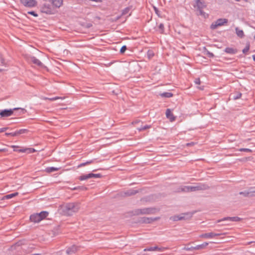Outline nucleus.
<instances>
[{
    "label": "nucleus",
    "mask_w": 255,
    "mask_h": 255,
    "mask_svg": "<svg viewBox=\"0 0 255 255\" xmlns=\"http://www.w3.org/2000/svg\"><path fill=\"white\" fill-rule=\"evenodd\" d=\"M163 250H164V248H160L158 247L157 246H155V247L146 248L144 250V251H158L162 252L163 251Z\"/></svg>",
    "instance_id": "obj_20"
},
{
    "label": "nucleus",
    "mask_w": 255,
    "mask_h": 255,
    "mask_svg": "<svg viewBox=\"0 0 255 255\" xmlns=\"http://www.w3.org/2000/svg\"><path fill=\"white\" fill-rule=\"evenodd\" d=\"M166 117L170 120L171 122H173L175 120V117H174L170 109H167L166 111Z\"/></svg>",
    "instance_id": "obj_15"
},
{
    "label": "nucleus",
    "mask_w": 255,
    "mask_h": 255,
    "mask_svg": "<svg viewBox=\"0 0 255 255\" xmlns=\"http://www.w3.org/2000/svg\"><path fill=\"white\" fill-rule=\"evenodd\" d=\"M28 131L27 129H20L19 130H16L17 136L23 133H26Z\"/></svg>",
    "instance_id": "obj_32"
},
{
    "label": "nucleus",
    "mask_w": 255,
    "mask_h": 255,
    "mask_svg": "<svg viewBox=\"0 0 255 255\" xmlns=\"http://www.w3.org/2000/svg\"><path fill=\"white\" fill-rule=\"evenodd\" d=\"M40 218L39 217L38 213L34 214L30 216V220L31 222L38 223L41 221Z\"/></svg>",
    "instance_id": "obj_16"
},
{
    "label": "nucleus",
    "mask_w": 255,
    "mask_h": 255,
    "mask_svg": "<svg viewBox=\"0 0 255 255\" xmlns=\"http://www.w3.org/2000/svg\"><path fill=\"white\" fill-rule=\"evenodd\" d=\"M41 11L43 13L48 14H53L55 12V10L50 4L45 3L41 7Z\"/></svg>",
    "instance_id": "obj_3"
},
{
    "label": "nucleus",
    "mask_w": 255,
    "mask_h": 255,
    "mask_svg": "<svg viewBox=\"0 0 255 255\" xmlns=\"http://www.w3.org/2000/svg\"><path fill=\"white\" fill-rule=\"evenodd\" d=\"M208 245V243L207 242H204L201 245H197L195 247V250H199L205 249Z\"/></svg>",
    "instance_id": "obj_25"
},
{
    "label": "nucleus",
    "mask_w": 255,
    "mask_h": 255,
    "mask_svg": "<svg viewBox=\"0 0 255 255\" xmlns=\"http://www.w3.org/2000/svg\"><path fill=\"white\" fill-rule=\"evenodd\" d=\"M151 128V126L150 125H149V126L146 125V126H144L140 127L138 129L139 131H143V130H145L146 129L149 128Z\"/></svg>",
    "instance_id": "obj_39"
},
{
    "label": "nucleus",
    "mask_w": 255,
    "mask_h": 255,
    "mask_svg": "<svg viewBox=\"0 0 255 255\" xmlns=\"http://www.w3.org/2000/svg\"><path fill=\"white\" fill-rule=\"evenodd\" d=\"M90 178H101L102 177V175L98 173V174H94L93 173H90Z\"/></svg>",
    "instance_id": "obj_34"
},
{
    "label": "nucleus",
    "mask_w": 255,
    "mask_h": 255,
    "mask_svg": "<svg viewBox=\"0 0 255 255\" xmlns=\"http://www.w3.org/2000/svg\"><path fill=\"white\" fill-rule=\"evenodd\" d=\"M132 214L134 216H138L141 214V209H137L132 211Z\"/></svg>",
    "instance_id": "obj_31"
},
{
    "label": "nucleus",
    "mask_w": 255,
    "mask_h": 255,
    "mask_svg": "<svg viewBox=\"0 0 255 255\" xmlns=\"http://www.w3.org/2000/svg\"><path fill=\"white\" fill-rule=\"evenodd\" d=\"M51 2L52 6L55 8H59L63 4V0H47Z\"/></svg>",
    "instance_id": "obj_11"
},
{
    "label": "nucleus",
    "mask_w": 255,
    "mask_h": 255,
    "mask_svg": "<svg viewBox=\"0 0 255 255\" xmlns=\"http://www.w3.org/2000/svg\"><path fill=\"white\" fill-rule=\"evenodd\" d=\"M18 195V192H14V193H13L11 194H7L6 195L2 197V200L9 199H11L13 197H14L17 196Z\"/></svg>",
    "instance_id": "obj_22"
},
{
    "label": "nucleus",
    "mask_w": 255,
    "mask_h": 255,
    "mask_svg": "<svg viewBox=\"0 0 255 255\" xmlns=\"http://www.w3.org/2000/svg\"><path fill=\"white\" fill-rule=\"evenodd\" d=\"M197 186L198 190H205L210 188V187L207 184L204 183H199Z\"/></svg>",
    "instance_id": "obj_17"
},
{
    "label": "nucleus",
    "mask_w": 255,
    "mask_h": 255,
    "mask_svg": "<svg viewBox=\"0 0 255 255\" xmlns=\"http://www.w3.org/2000/svg\"><path fill=\"white\" fill-rule=\"evenodd\" d=\"M130 9H131L130 7H129V6L127 7L126 8L122 10V15H124L127 14L129 11Z\"/></svg>",
    "instance_id": "obj_35"
},
{
    "label": "nucleus",
    "mask_w": 255,
    "mask_h": 255,
    "mask_svg": "<svg viewBox=\"0 0 255 255\" xmlns=\"http://www.w3.org/2000/svg\"><path fill=\"white\" fill-rule=\"evenodd\" d=\"M195 4L194 7L196 8V10L199 12L198 15H200L204 18L208 17V14L203 11V9L206 7L207 5L204 0H194Z\"/></svg>",
    "instance_id": "obj_2"
},
{
    "label": "nucleus",
    "mask_w": 255,
    "mask_h": 255,
    "mask_svg": "<svg viewBox=\"0 0 255 255\" xmlns=\"http://www.w3.org/2000/svg\"><path fill=\"white\" fill-rule=\"evenodd\" d=\"M203 53L209 58H213L214 57V54L209 51L205 47L203 48Z\"/></svg>",
    "instance_id": "obj_21"
},
{
    "label": "nucleus",
    "mask_w": 255,
    "mask_h": 255,
    "mask_svg": "<svg viewBox=\"0 0 255 255\" xmlns=\"http://www.w3.org/2000/svg\"><path fill=\"white\" fill-rule=\"evenodd\" d=\"M239 194L240 195H243L245 197H250V191H245L240 192L239 193Z\"/></svg>",
    "instance_id": "obj_38"
},
{
    "label": "nucleus",
    "mask_w": 255,
    "mask_h": 255,
    "mask_svg": "<svg viewBox=\"0 0 255 255\" xmlns=\"http://www.w3.org/2000/svg\"><path fill=\"white\" fill-rule=\"evenodd\" d=\"M236 33L238 37L241 38H243L245 36L244 32L243 30L240 29L238 27L235 28Z\"/></svg>",
    "instance_id": "obj_23"
},
{
    "label": "nucleus",
    "mask_w": 255,
    "mask_h": 255,
    "mask_svg": "<svg viewBox=\"0 0 255 255\" xmlns=\"http://www.w3.org/2000/svg\"><path fill=\"white\" fill-rule=\"evenodd\" d=\"M138 191L137 190H135L133 189H130L126 191H124L123 193H122V195L123 196H130L133 195H135V194L137 193Z\"/></svg>",
    "instance_id": "obj_13"
},
{
    "label": "nucleus",
    "mask_w": 255,
    "mask_h": 255,
    "mask_svg": "<svg viewBox=\"0 0 255 255\" xmlns=\"http://www.w3.org/2000/svg\"><path fill=\"white\" fill-rule=\"evenodd\" d=\"M160 96L164 98H170L173 97V94L170 92H164L163 93L160 94Z\"/></svg>",
    "instance_id": "obj_27"
},
{
    "label": "nucleus",
    "mask_w": 255,
    "mask_h": 255,
    "mask_svg": "<svg viewBox=\"0 0 255 255\" xmlns=\"http://www.w3.org/2000/svg\"><path fill=\"white\" fill-rule=\"evenodd\" d=\"M170 220H172L174 221H179L178 219V217L177 215H175L174 216L171 217L170 218Z\"/></svg>",
    "instance_id": "obj_47"
},
{
    "label": "nucleus",
    "mask_w": 255,
    "mask_h": 255,
    "mask_svg": "<svg viewBox=\"0 0 255 255\" xmlns=\"http://www.w3.org/2000/svg\"><path fill=\"white\" fill-rule=\"evenodd\" d=\"M250 49V44L246 45V47L243 50V53L244 54L247 53Z\"/></svg>",
    "instance_id": "obj_43"
},
{
    "label": "nucleus",
    "mask_w": 255,
    "mask_h": 255,
    "mask_svg": "<svg viewBox=\"0 0 255 255\" xmlns=\"http://www.w3.org/2000/svg\"><path fill=\"white\" fill-rule=\"evenodd\" d=\"M184 250L186 251H193L195 250V247H191L190 248H184Z\"/></svg>",
    "instance_id": "obj_51"
},
{
    "label": "nucleus",
    "mask_w": 255,
    "mask_h": 255,
    "mask_svg": "<svg viewBox=\"0 0 255 255\" xmlns=\"http://www.w3.org/2000/svg\"><path fill=\"white\" fill-rule=\"evenodd\" d=\"M48 212L47 211H42L39 213H38V215H39V217L40 218V220H42L48 215Z\"/></svg>",
    "instance_id": "obj_24"
},
{
    "label": "nucleus",
    "mask_w": 255,
    "mask_h": 255,
    "mask_svg": "<svg viewBox=\"0 0 255 255\" xmlns=\"http://www.w3.org/2000/svg\"><path fill=\"white\" fill-rule=\"evenodd\" d=\"M6 151H7V150L5 148L0 149V152H5Z\"/></svg>",
    "instance_id": "obj_59"
},
{
    "label": "nucleus",
    "mask_w": 255,
    "mask_h": 255,
    "mask_svg": "<svg viewBox=\"0 0 255 255\" xmlns=\"http://www.w3.org/2000/svg\"><path fill=\"white\" fill-rule=\"evenodd\" d=\"M242 220V219L240 217H224L221 219L218 220L216 221V223H219L222 221H231V222H240Z\"/></svg>",
    "instance_id": "obj_7"
},
{
    "label": "nucleus",
    "mask_w": 255,
    "mask_h": 255,
    "mask_svg": "<svg viewBox=\"0 0 255 255\" xmlns=\"http://www.w3.org/2000/svg\"><path fill=\"white\" fill-rule=\"evenodd\" d=\"M87 188L86 187L83 186H77L74 187V188H71L72 190H80L82 191H85L87 190Z\"/></svg>",
    "instance_id": "obj_30"
},
{
    "label": "nucleus",
    "mask_w": 255,
    "mask_h": 255,
    "mask_svg": "<svg viewBox=\"0 0 255 255\" xmlns=\"http://www.w3.org/2000/svg\"><path fill=\"white\" fill-rule=\"evenodd\" d=\"M120 18V16H119V17H117V19H119Z\"/></svg>",
    "instance_id": "obj_63"
},
{
    "label": "nucleus",
    "mask_w": 255,
    "mask_h": 255,
    "mask_svg": "<svg viewBox=\"0 0 255 255\" xmlns=\"http://www.w3.org/2000/svg\"><path fill=\"white\" fill-rule=\"evenodd\" d=\"M8 128H8V127L1 128H0V132H4V131H6Z\"/></svg>",
    "instance_id": "obj_54"
},
{
    "label": "nucleus",
    "mask_w": 255,
    "mask_h": 255,
    "mask_svg": "<svg viewBox=\"0 0 255 255\" xmlns=\"http://www.w3.org/2000/svg\"><path fill=\"white\" fill-rule=\"evenodd\" d=\"M90 178V173L86 175H82L78 177L79 180L80 181H83L85 180H87Z\"/></svg>",
    "instance_id": "obj_28"
},
{
    "label": "nucleus",
    "mask_w": 255,
    "mask_h": 255,
    "mask_svg": "<svg viewBox=\"0 0 255 255\" xmlns=\"http://www.w3.org/2000/svg\"><path fill=\"white\" fill-rule=\"evenodd\" d=\"M250 197H255V191H250Z\"/></svg>",
    "instance_id": "obj_53"
},
{
    "label": "nucleus",
    "mask_w": 255,
    "mask_h": 255,
    "mask_svg": "<svg viewBox=\"0 0 255 255\" xmlns=\"http://www.w3.org/2000/svg\"><path fill=\"white\" fill-rule=\"evenodd\" d=\"M29 60L40 67H43L44 66L43 64L40 62V61L34 56L30 57L29 58Z\"/></svg>",
    "instance_id": "obj_12"
},
{
    "label": "nucleus",
    "mask_w": 255,
    "mask_h": 255,
    "mask_svg": "<svg viewBox=\"0 0 255 255\" xmlns=\"http://www.w3.org/2000/svg\"><path fill=\"white\" fill-rule=\"evenodd\" d=\"M190 187L189 186H184L183 188H182L181 191L183 192H191Z\"/></svg>",
    "instance_id": "obj_42"
},
{
    "label": "nucleus",
    "mask_w": 255,
    "mask_h": 255,
    "mask_svg": "<svg viewBox=\"0 0 255 255\" xmlns=\"http://www.w3.org/2000/svg\"><path fill=\"white\" fill-rule=\"evenodd\" d=\"M28 14H31L35 17H37L38 14L34 11H30L27 12Z\"/></svg>",
    "instance_id": "obj_49"
},
{
    "label": "nucleus",
    "mask_w": 255,
    "mask_h": 255,
    "mask_svg": "<svg viewBox=\"0 0 255 255\" xmlns=\"http://www.w3.org/2000/svg\"><path fill=\"white\" fill-rule=\"evenodd\" d=\"M0 65H5L4 59L2 58V57L0 54Z\"/></svg>",
    "instance_id": "obj_45"
},
{
    "label": "nucleus",
    "mask_w": 255,
    "mask_h": 255,
    "mask_svg": "<svg viewBox=\"0 0 255 255\" xmlns=\"http://www.w3.org/2000/svg\"><path fill=\"white\" fill-rule=\"evenodd\" d=\"M77 251V247L75 246H72L68 248L66 250V253L68 255H71L75 253Z\"/></svg>",
    "instance_id": "obj_18"
},
{
    "label": "nucleus",
    "mask_w": 255,
    "mask_h": 255,
    "mask_svg": "<svg viewBox=\"0 0 255 255\" xmlns=\"http://www.w3.org/2000/svg\"><path fill=\"white\" fill-rule=\"evenodd\" d=\"M92 24L91 23H87V24H86V27L87 28H90V27H92Z\"/></svg>",
    "instance_id": "obj_58"
},
{
    "label": "nucleus",
    "mask_w": 255,
    "mask_h": 255,
    "mask_svg": "<svg viewBox=\"0 0 255 255\" xmlns=\"http://www.w3.org/2000/svg\"><path fill=\"white\" fill-rule=\"evenodd\" d=\"M11 147L13 148V150L14 151H18V150L19 149H17V148H18V146L12 145Z\"/></svg>",
    "instance_id": "obj_56"
},
{
    "label": "nucleus",
    "mask_w": 255,
    "mask_h": 255,
    "mask_svg": "<svg viewBox=\"0 0 255 255\" xmlns=\"http://www.w3.org/2000/svg\"><path fill=\"white\" fill-rule=\"evenodd\" d=\"M59 169H60L59 168H56V167H47L45 169V171L47 173H51V172L58 171Z\"/></svg>",
    "instance_id": "obj_26"
},
{
    "label": "nucleus",
    "mask_w": 255,
    "mask_h": 255,
    "mask_svg": "<svg viewBox=\"0 0 255 255\" xmlns=\"http://www.w3.org/2000/svg\"><path fill=\"white\" fill-rule=\"evenodd\" d=\"M3 71V69H0V72H2Z\"/></svg>",
    "instance_id": "obj_62"
},
{
    "label": "nucleus",
    "mask_w": 255,
    "mask_h": 255,
    "mask_svg": "<svg viewBox=\"0 0 255 255\" xmlns=\"http://www.w3.org/2000/svg\"><path fill=\"white\" fill-rule=\"evenodd\" d=\"M228 21V20L226 18H219L211 25L210 28L212 29H215L218 26H222L225 23H227Z\"/></svg>",
    "instance_id": "obj_4"
},
{
    "label": "nucleus",
    "mask_w": 255,
    "mask_h": 255,
    "mask_svg": "<svg viewBox=\"0 0 255 255\" xmlns=\"http://www.w3.org/2000/svg\"><path fill=\"white\" fill-rule=\"evenodd\" d=\"M95 160V159H92V160H90L89 161H87L86 162L82 163L78 166V167H81L84 166L85 165L93 163H94Z\"/></svg>",
    "instance_id": "obj_29"
},
{
    "label": "nucleus",
    "mask_w": 255,
    "mask_h": 255,
    "mask_svg": "<svg viewBox=\"0 0 255 255\" xmlns=\"http://www.w3.org/2000/svg\"><path fill=\"white\" fill-rule=\"evenodd\" d=\"M242 96V93L238 92L235 94L232 95L233 99L234 100H237L240 99Z\"/></svg>",
    "instance_id": "obj_33"
},
{
    "label": "nucleus",
    "mask_w": 255,
    "mask_h": 255,
    "mask_svg": "<svg viewBox=\"0 0 255 255\" xmlns=\"http://www.w3.org/2000/svg\"><path fill=\"white\" fill-rule=\"evenodd\" d=\"M27 152L28 153H33L35 151V149L32 148H27Z\"/></svg>",
    "instance_id": "obj_50"
},
{
    "label": "nucleus",
    "mask_w": 255,
    "mask_h": 255,
    "mask_svg": "<svg viewBox=\"0 0 255 255\" xmlns=\"http://www.w3.org/2000/svg\"><path fill=\"white\" fill-rule=\"evenodd\" d=\"M194 82L196 84H198V85H199L201 83L200 79L199 78H196L195 79Z\"/></svg>",
    "instance_id": "obj_52"
},
{
    "label": "nucleus",
    "mask_w": 255,
    "mask_h": 255,
    "mask_svg": "<svg viewBox=\"0 0 255 255\" xmlns=\"http://www.w3.org/2000/svg\"><path fill=\"white\" fill-rule=\"evenodd\" d=\"M190 188L191 192L198 191L197 186H191V187H190Z\"/></svg>",
    "instance_id": "obj_48"
},
{
    "label": "nucleus",
    "mask_w": 255,
    "mask_h": 255,
    "mask_svg": "<svg viewBox=\"0 0 255 255\" xmlns=\"http://www.w3.org/2000/svg\"><path fill=\"white\" fill-rule=\"evenodd\" d=\"M254 39H255V36H254Z\"/></svg>",
    "instance_id": "obj_64"
},
{
    "label": "nucleus",
    "mask_w": 255,
    "mask_h": 255,
    "mask_svg": "<svg viewBox=\"0 0 255 255\" xmlns=\"http://www.w3.org/2000/svg\"><path fill=\"white\" fill-rule=\"evenodd\" d=\"M62 99V97H53V98H45V99L46 100H49L51 101H55V100H58V99Z\"/></svg>",
    "instance_id": "obj_41"
},
{
    "label": "nucleus",
    "mask_w": 255,
    "mask_h": 255,
    "mask_svg": "<svg viewBox=\"0 0 255 255\" xmlns=\"http://www.w3.org/2000/svg\"><path fill=\"white\" fill-rule=\"evenodd\" d=\"M5 135L6 136L11 135L12 136H17L16 131H15V132H5Z\"/></svg>",
    "instance_id": "obj_40"
},
{
    "label": "nucleus",
    "mask_w": 255,
    "mask_h": 255,
    "mask_svg": "<svg viewBox=\"0 0 255 255\" xmlns=\"http://www.w3.org/2000/svg\"><path fill=\"white\" fill-rule=\"evenodd\" d=\"M154 55V53L151 50H148L147 52V56L149 59H150Z\"/></svg>",
    "instance_id": "obj_37"
},
{
    "label": "nucleus",
    "mask_w": 255,
    "mask_h": 255,
    "mask_svg": "<svg viewBox=\"0 0 255 255\" xmlns=\"http://www.w3.org/2000/svg\"><path fill=\"white\" fill-rule=\"evenodd\" d=\"M194 145V142H190V143H187L186 144V145L187 146H192V145Z\"/></svg>",
    "instance_id": "obj_57"
},
{
    "label": "nucleus",
    "mask_w": 255,
    "mask_h": 255,
    "mask_svg": "<svg viewBox=\"0 0 255 255\" xmlns=\"http://www.w3.org/2000/svg\"><path fill=\"white\" fill-rule=\"evenodd\" d=\"M27 151V148L20 149L18 150L19 152H25Z\"/></svg>",
    "instance_id": "obj_55"
},
{
    "label": "nucleus",
    "mask_w": 255,
    "mask_h": 255,
    "mask_svg": "<svg viewBox=\"0 0 255 255\" xmlns=\"http://www.w3.org/2000/svg\"><path fill=\"white\" fill-rule=\"evenodd\" d=\"M160 219V217H156L154 218H148V217H143L141 219L140 222L141 223L150 224L152 222L157 221Z\"/></svg>",
    "instance_id": "obj_9"
},
{
    "label": "nucleus",
    "mask_w": 255,
    "mask_h": 255,
    "mask_svg": "<svg viewBox=\"0 0 255 255\" xmlns=\"http://www.w3.org/2000/svg\"><path fill=\"white\" fill-rule=\"evenodd\" d=\"M140 209L142 215L153 214L159 211V209L154 207L145 208Z\"/></svg>",
    "instance_id": "obj_5"
},
{
    "label": "nucleus",
    "mask_w": 255,
    "mask_h": 255,
    "mask_svg": "<svg viewBox=\"0 0 255 255\" xmlns=\"http://www.w3.org/2000/svg\"><path fill=\"white\" fill-rule=\"evenodd\" d=\"M62 213L65 216H72L80 209V204L77 202L67 203L61 206Z\"/></svg>",
    "instance_id": "obj_1"
},
{
    "label": "nucleus",
    "mask_w": 255,
    "mask_h": 255,
    "mask_svg": "<svg viewBox=\"0 0 255 255\" xmlns=\"http://www.w3.org/2000/svg\"><path fill=\"white\" fill-rule=\"evenodd\" d=\"M253 58L254 61H255V55H253Z\"/></svg>",
    "instance_id": "obj_61"
},
{
    "label": "nucleus",
    "mask_w": 255,
    "mask_h": 255,
    "mask_svg": "<svg viewBox=\"0 0 255 255\" xmlns=\"http://www.w3.org/2000/svg\"><path fill=\"white\" fill-rule=\"evenodd\" d=\"M224 51L227 53L234 54L237 53L238 50L231 47H227L225 49Z\"/></svg>",
    "instance_id": "obj_19"
},
{
    "label": "nucleus",
    "mask_w": 255,
    "mask_h": 255,
    "mask_svg": "<svg viewBox=\"0 0 255 255\" xmlns=\"http://www.w3.org/2000/svg\"><path fill=\"white\" fill-rule=\"evenodd\" d=\"M221 235L222 234H216L213 232H211L201 234L200 236V237L202 238H212L215 237L219 236Z\"/></svg>",
    "instance_id": "obj_10"
},
{
    "label": "nucleus",
    "mask_w": 255,
    "mask_h": 255,
    "mask_svg": "<svg viewBox=\"0 0 255 255\" xmlns=\"http://www.w3.org/2000/svg\"><path fill=\"white\" fill-rule=\"evenodd\" d=\"M154 10H155V12H156L157 14H158V13H157V12H158V9H157V8H156L155 7H154Z\"/></svg>",
    "instance_id": "obj_60"
},
{
    "label": "nucleus",
    "mask_w": 255,
    "mask_h": 255,
    "mask_svg": "<svg viewBox=\"0 0 255 255\" xmlns=\"http://www.w3.org/2000/svg\"><path fill=\"white\" fill-rule=\"evenodd\" d=\"M127 49V46L126 45H124L122 47V48L120 49V53L121 54H123L126 50Z\"/></svg>",
    "instance_id": "obj_44"
},
{
    "label": "nucleus",
    "mask_w": 255,
    "mask_h": 255,
    "mask_svg": "<svg viewBox=\"0 0 255 255\" xmlns=\"http://www.w3.org/2000/svg\"><path fill=\"white\" fill-rule=\"evenodd\" d=\"M164 24L163 23H160L159 25L158 26V30L159 32L161 34L164 33Z\"/></svg>",
    "instance_id": "obj_36"
},
{
    "label": "nucleus",
    "mask_w": 255,
    "mask_h": 255,
    "mask_svg": "<svg viewBox=\"0 0 255 255\" xmlns=\"http://www.w3.org/2000/svg\"><path fill=\"white\" fill-rule=\"evenodd\" d=\"M240 151L252 152V150L249 148H242L239 149Z\"/></svg>",
    "instance_id": "obj_46"
},
{
    "label": "nucleus",
    "mask_w": 255,
    "mask_h": 255,
    "mask_svg": "<svg viewBox=\"0 0 255 255\" xmlns=\"http://www.w3.org/2000/svg\"><path fill=\"white\" fill-rule=\"evenodd\" d=\"M177 216L178 217L179 220H182L190 218L192 216V214L190 213H182Z\"/></svg>",
    "instance_id": "obj_14"
},
{
    "label": "nucleus",
    "mask_w": 255,
    "mask_h": 255,
    "mask_svg": "<svg viewBox=\"0 0 255 255\" xmlns=\"http://www.w3.org/2000/svg\"><path fill=\"white\" fill-rule=\"evenodd\" d=\"M21 3L27 7H32L37 4V2L35 0H20Z\"/></svg>",
    "instance_id": "obj_8"
},
{
    "label": "nucleus",
    "mask_w": 255,
    "mask_h": 255,
    "mask_svg": "<svg viewBox=\"0 0 255 255\" xmlns=\"http://www.w3.org/2000/svg\"><path fill=\"white\" fill-rule=\"evenodd\" d=\"M19 109H20V108H15L13 109H5V110H2L0 112V116L1 117H9L13 114L14 111L17 110Z\"/></svg>",
    "instance_id": "obj_6"
}]
</instances>
